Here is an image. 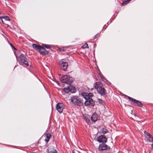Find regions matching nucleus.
Wrapping results in <instances>:
<instances>
[{
	"instance_id": "3",
	"label": "nucleus",
	"mask_w": 153,
	"mask_h": 153,
	"mask_svg": "<svg viewBox=\"0 0 153 153\" xmlns=\"http://www.w3.org/2000/svg\"><path fill=\"white\" fill-rule=\"evenodd\" d=\"M60 80L62 82L69 85L73 82L74 79L68 75H65L61 77Z\"/></svg>"
},
{
	"instance_id": "30",
	"label": "nucleus",
	"mask_w": 153,
	"mask_h": 153,
	"mask_svg": "<svg viewBox=\"0 0 153 153\" xmlns=\"http://www.w3.org/2000/svg\"><path fill=\"white\" fill-rule=\"evenodd\" d=\"M85 120V121H86V123H88L89 122V121H90L89 120L86 119Z\"/></svg>"
},
{
	"instance_id": "11",
	"label": "nucleus",
	"mask_w": 153,
	"mask_h": 153,
	"mask_svg": "<svg viewBox=\"0 0 153 153\" xmlns=\"http://www.w3.org/2000/svg\"><path fill=\"white\" fill-rule=\"evenodd\" d=\"M102 84L101 82H95L94 84V88L97 90L101 88L102 87Z\"/></svg>"
},
{
	"instance_id": "7",
	"label": "nucleus",
	"mask_w": 153,
	"mask_h": 153,
	"mask_svg": "<svg viewBox=\"0 0 153 153\" xmlns=\"http://www.w3.org/2000/svg\"><path fill=\"white\" fill-rule=\"evenodd\" d=\"M128 100L130 101L133 102V103L136 104L135 105H137L140 107H142L143 104L140 101L136 100L133 98L128 96H127Z\"/></svg>"
},
{
	"instance_id": "17",
	"label": "nucleus",
	"mask_w": 153,
	"mask_h": 153,
	"mask_svg": "<svg viewBox=\"0 0 153 153\" xmlns=\"http://www.w3.org/2000/svg\"><path fill=\"white\" fill-rule=\"evenodd\" d=\"M48 153H57V150L53 147H50L48 149Z\"/></svg>"
},
{
	"instance_id": "5",
	"label": "nucleus",
	"mask_w": 153,
	"mask_h": 153,
	"mask_svg": "<svg viewBox=\"0 0 153 153\" xmlns=\"http://www.w3.org/2000/svg\"><path fill=\"white\" fill-rule=\"evenodd\" d=\"M64 92L66 93H68L69 92L72 93L75 92V88L72 85H69L67 88H65L63 89Z\"/></svg>"
},
{
	"instance_id": "20",
	"label": "nucleus",
	"mask_w": 153,
	"mask_h": 153,
	"mask_svg": "<svg viewBox=\"0 0 153 153\" xmlns=\"http://www.w3.org/2000/svg\"><path fill=\"white\" fill-rule=\"evenodd\" d=\"M42 47L47 49H50L51 48V47L50 45L46 44H42Z\"/></svg>"
},
{
	"instance_id": "13",
	"label": "nucleus",
	"mask_w": 153,
	"mask_h": 153,
	"mask_svg": "<svg viewBox=\"0 0 153 153\" xmlns=\"http://www.w3.org/2000/svg\"><path fill=\"white\" fill-rule=\"evenodd\" d=\"M98 93L100 94L101 96H104L105 95V92L106 91L105 89L104 88H102V87L99 89L97 90Z\"/></svg>"
},
{
	"instance_id": "10",
	"label": "nucleus",
	"mask_w": 153,
	"mask_h": 153,
	"mask_svg": "<svg viewBox=\"0 0 153 153\" xmlns=\"http://www.w3.org/2000/svg\"><path fill=\"white\" fill-rule=\"evenodd\" d=\"M82 95L85 99L92 98L91 97L93 96V94L92 93L83 92L82 93Z\"/></svg>"
},
{
	"instance_id": "9",
	"label": "nucleus",
	"mask_w": 153,
	"mask_h": 153,
	"mask_svg": "<svg viewBox=\"0 0 153 153\" xmlns=\"http://www.w3.org/2000/svg\"><path fill=\"white\" fill-rule=\"evenodd\" d=\"M64 108V104L62 103H59L56 105V109L60 113H61Z\"/></svg>"
},
{
	"instance_id": "1",
	"label": "nucleus",
	"mask_w": 153,
	"mask_h": 153,
	"mask_svg": "<svg viewBox=\"0 0 153 153\" xmlns=\"http://www.w3.org/2000/svg\"><path fill=\"white\" fill-rule=\"evenodd\" d=\"M70 101L74 104L78 106L82 105L84 102L82 99L76 96L71 97L70 99Z\"/></svg>"
},
{
	"instance_id": "33",
	"label": "nucleus",
	"mask_w": 153,
	"mask_h": 153,
	"mask_svg": "<svg viewBox=\"0 0 153 153\" xmlns=\"http://www.w3.org/2000/svg\"><path fill=\"white\" fill-rule=\"evenodd\" d=\"M10 45L13 48L15 49V50H16V48H15L13 46V45H12L11 44H10Z\"/></svg>"
},
{
	"instance_id": "31",
	"label": "nucleus",
	"mask_w": 153,
	"mask_h": 153,
	"mask_svg": "<svg viewBox=\"0 0 153 153\" xmlns=\"http://www.w3.org/2000/svg\"><path fill=\"white\" fill-rule=\"evenodd\" d=\"M72 152L73 153H78V152L76 150H74Z\"/></svg>"
},
{
	"instance_id": "15",
	"label": "nucleus",
	"mask_w": 153,
	"mask_h": 153,
	"mask_svg": "<svg viewBox=\"0 0 153 153\" xmlns=\"http://www.w3.org/2000/svg\"><path fill=\"white\" fill-rule=\"evenodd\" d=\"M32 46L33 48L36 51H39L40 50H41L42 47L41 46L38 45L36 44H33Z\"/></svg>"
},
{
	"instance_id": "27",
	"label": "nucleus",
	"mask_w": 153,
	"mask_h": 153,
	"mask_svg": "<svg viewBox=\"0 0 153 153\" xmlns=\"http://www.w3.org/2000/svg\"><path fill=\"white\" fill-rule=\"evenodd\" d=\"M152 142H153V143L151 145V149L152 150H153V138H152Z\"/></svg>"
},
{
	"instance_id": "24",
	"label": "nucleus",
	"mask_w": 153,
	"mask_h": 153,
	"mask_svg": "<svg viewBox=\"0 0 153 153\" xmlns=\"http://www.w3.org/2000/svg\"><path fill=\"white\" fill-rule=\"evenodd\" d=\"M82 48H88V44L87 43H85L84 45L82 46Z\"/></svg>"
},
{
	"instance_id": "4",
	"label": "nucleus",
	"mask_w": 153,
	"mask_h": 153,
	"mask_svg": "<svg viewBox=\"0 0 153 153\" xmlns=\"http://www.w3.org/2000/svg\"><path fill=\"white\" fill-rule=\"evenodd\" d=\"M110 146L105 144V143H103L99 145L98 149L99 151H102L105 150H110Z\"/></svg>"
},
{
	"instance_id": "14",
	"label": "nucleus",
	"mask_w": 153,
	"mask_h": 153,
	"mask_svg": "<svg viewBox=\"0 0 153 153\" xmlns=\"http://www.w3.org/2000/svg\"><path fill=\"white\" fill-rule=\"evenodd\" d=\"M39 52L41 54L43 55H47L48 54V52L46 50L45 48L42 47L41 50H40Z\"/></svg>"
},
{
	"instance_id": "34",
	"label": "nucleus",
	"mask_w": 153,
	"mask_h": 153,
	"mask_svg": "<svg viewBox=\"0 0 153 153\" xmlns=\"http://www.w3.org/2000/svg\"><path fill=\"white\" fill-rule=\"evenodd\" d=\"M1 19V21L2 22H3V20L2 19Z\"/></svg>"
},
{
	"instance_id": "6",
	"label": "nucleus",
	"mask_w": 153,
	"mask_h": 153,
	"mask_svg": "<svg viewBox=\"0 0 153 153\" xmlns=\"http://www.w3.org/2000/svg\"><path fill=\"white\" fill-rule=\"evenodd\" d=\"M97 140L99 143H105L107 141V138L103 135H101L97 138Z\"/></svg>"
},
{
	"instance_id": "23",
	"label": "nucleus",
	"mask_w": 153,
	"mask_h": 153,
	"mask_svg": "<svg viewBox=\"0 0 153 153\" xmlns=\"http://www.w3.org/2000/svg\"><path fill=\"white\" fill-rule=\"evenodd\" d=\"M131 0H127V1H123L122 4H126L128 3Z\"/></svg>"
},
{
	"instance_id": "22",
	"label": "nucleus",
	"mask_w": 153,
	"mask_h": 153,
	"mask_svg": "<svg viewBox=\"0 0 153 153\" xmlns=\"http://www.w3.org/2000/svg\"><path fill=\"white\" fill-rule=\"evenodd\" d=\"M144 133L145 135L149 136V138H151L152 139V138H153L149 133L147 132L146 131H145Z\"/></svg>"
},
{
	"instance_id": "26",
	"label": "nucleus",
	"mask_w": 153,
	"mask_h": 153,
	"mask_svg": "<svg viewBox=\"0 0 153 153\" xmlns=\"http://www.w3.org/2000/svg\"><path fill=\"white\" fill-rule=\"evenodd\" d=\"M147 141L148 142H150V143L152 142V140H150L149 139H147Z\"/></svg>"
},
{
	"instance_id": "18",
	"label": "nucleus",
	"mask_w": 153,
	"mask_h": 153,
	"mask_svg": "<svg viewBox=\"0 0 153 153\" xmlns=\"http://www.w3.org/2000/svg\"><path fill=\"white\" fill-rule=\"evenodd\" d=\"M44 136L45 138V141L47 143L49 141V140L50 138V137L51 136V135L50 134L47 133L45 134V135H44Z\"/></svg>"
},
{
	"instance_id": "2",
	"label": "nucleus",
	"mask_w": 153,
	"mask_h": 153,
	"mask_svg": "<svg viewBox=\"0 0 153 153\" xmlns=\"http://www.w3.org/2000/svg\"><path fill=\"white\" fill-rule=\"evenodd\" d=\"M16 58L19 61V62L24 64L26 66H29L27 59L24 54H21L19 57H16Z\"/></svg>"
},
{
	"instance_id": "19",
	"label": "nucleus",
	"mask_w": 153,
	"mask_h": 153,
	"mask_svg": "<svg viewBox=\"0 0 153 153\" xmlns=\"http://www.w3.org/2000/svg\"><path fill=\"white\" fill-rule=\"evenodd\" d=\"M4 19L6 21H10V19L9 17L7 16H0V19Z\"/></svg>"
},
{
	"instance_id": "28",
	"label": "nucleus",
	"mask_w": 153,
	"mask_h": 153,
	"mask_svg": "<svg viewBox=\"0 0 153 153\" xmlns=\"http://www.w3.org/2000/svg\"><path fill=\"white\" fill-rule=\"evenodd\" d=\"M59 50L60 51H65V50L62 48H60L59 49Z\"/></svg>"
},
{
	"instance_id": "29",
	"label": "nucleus",
	"mask_w": 153,
	"mask_h": 153,
	"mask_svg": "<svg viewBox=\"0 0 153 153\" xmlns=\"http://www.w3.org/2000/svg\"><path fill=\"white\" fill-rule=\"evenodd\" d=\"M100 73H99V75L100 76L101 78H103L104 77L102 76V75H101V73L100 72Z\"/></svg>"
},
{
	"instance_id": "25",
	"label": "nucleus",
	"mask_w": 153,
	"mask_h": 153,
	"mask_svg": "<svg viewBox=\"0 0 153 153\" xmlns=\"http://www.w3.org/2000/svg\"><path fill=\"white\" fill-rule=\"evenodd\" d=\"M98 102L100 104H102L103 102V101L102 99H98Z\"/></svg>"
},
{
	"instance_id": "21",
	"label": "nucleus",
	"mask_w": 153,
	"mask_h": 153,
	"mask_svg": "<svg viewBox=\"0 0 153 153\" xmlns=\"http://www.w3.org/2000/svg\"><path fill=\"white\" fill-rule=\"evenodd\" d=\"M108 131H109L106 128H103L102 130V133L103 134L108 133Z\"/></svg>"
},
{
	"instance_id": "32",
	"label": "nucleus",
	"mask_w": 153,
	"mask_h": 153,
	"mask_svg": "<svg viewBox=\"0 0 153 153\" xmlns=\"http://www.w3.org/2000/svg\"><path fill=\"white\" fill-rule=\"evenodd\" d=\"M98 36H99L97 34L96 35H95V37H94V38H96L98 37Z\"/></svg>"
},
{
	"instance_id": "16",
	"label": "nucleus",
	"mask_w": 153,
	"mask_h": 153,
	"mask_svg": "<svg viewBox=\"0 0 153 153\" xmlns=\"http://www.w3.org/2000/svg\"><path fill=\"white\" fill-rule=\"evenodd\" d=\"M98 116L96 113H94L91 117V119L93 122H95L97 120Z\"/></svg>"
},
{
	"instance_id": "8",
	"label": "nucleus",
	"mask_w": 153,
	"mask_h": 153,
	"mask_svg": "<svg viewBox=\"0 0 153 153\" xmlns=\"http://www.w3.org/2000/svg\"><path fill=\"white\" fill-rule=\"evenodd\" d=\"M86 100L84 104L85 106L90 105L93 106L94 104V102L92 98L85 99Z\"/></svg>"
},
{
	"instance_id": "12",
	"label": "nucleus",
	"mask_w": 153,
	"mask_h": 153,
	"mask_svg": "<svg viewBox=\"0 0 153 153\" xmlns=\"http://www.w3.org/2000/svg\"><path fill=\"white\" fill-rule=\"evenodd\" d=\"M68 65V63L66 62L62 61L61 63L62 68L64 71H65L67 69Z\"/></svg>"
}]
</instances>
